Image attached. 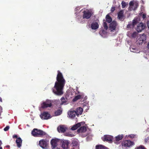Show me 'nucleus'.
Wrapping results in <instances>:
<instances>
[{
  "instance_id": "f257e3e1",
  "label": "nucleus",
  "mask_w": 149,
  "mask_h": 149,
  "mask_svg": "<svg viewBox=\"0 0 149 149\" xmlns=\"http://www.w3.org/2000/svg\"><path fill=\"white\" fill-rule=\"evenodd\" d=\"M57 72L56 81L53 88V92L56 95H61L63 94V89L66 81L62 73L59 70Z\"/></svg>"
},
{
  "instance_id": "f03ea898",
  "label": "nucleus",
  "mask_w": 149,
  "mask_h": 149,
  "mask_svg": "<svg viewBox=\"0 0 149 149\" xmlns=\"http://www.w3.org/2000/svg\"><path fill=\"white\" fill-rule=\"evenodd\" d=\"M31 133L35 137H42L47 135L46 133L42 130L35 128L33 130Z\"/></svg>"
},
{
  "instance_id": "7ed1b4c3",
  "label": "nucleus",
  "mask_w": 149,
  "mask_h": 149,
  "mask_svg": "<svg viewBox=\"0 0 149 149\" xmlns=\"http://www.w3.org/2000/svg\"><path fill=\"white\" fill-rule=\"evenodd\" d=\"M134 145V143L133 141L128 140L124 141L122 143V146L125 147H131Z\"/></svg>"
},
{
  "instance_id": "20e7f679",
  "label": "nucleus",
  "mask_w": 149,
  "mask_h": 149,
  "mask_svg": "<svg viewBox=\"0 0 149 149\" xmlns=\"http://www.w3.org/2000/svg\"><path fill=\"white\" fill-rule=\"evenodd\" d=\"M52 105L51 101L49 100H47L45 102H43L41 104V107L43 109L47 107H50Z\"/></svg>"
},
{
  "instance_id": "39448f33",
  "label": "nucleus",
  "mask_w": 149,
  "mask_h": 149,
  "mask_svg": "<svg viewBox=\"0 0 149 149\" xmlns=\"http://www.w3.org/2000/svg\"><path fill=\"white\" fill-rule=\"evenodd\" d=\"M102 140L104 141H106L111 143L113 141V136L109 135H105L102 137Z\"/></svg>"
},
{
  "instance_id": "423d86ee",
  "label": "nucleus",
  "mask_w": 149,
  "mask_h": 149,
  "mask_svg": "<svg viewBox=\"0 0 149 149\" xmlns=\"http://www.w3.org/2000/svg\"><path fill=\"white\" fill-rule=\"evenodd\" d=\"M83 13L82 17L83 19H88L92 15L91 12L89 10L84 11Z\"/></svg>"
},
{
  "instance_id": "0eeeda50",
  "label": "nucleus",
  "mask_w": 149,
  "mask_h": 149,
  "mask_svg": "<svg viewBox=\"0 0 149 149\" xmlns=\"http://www.w3.org/2000/svg\"><path fill=\"white\" fill-rule=\"evenodd\" d=\"M40 116L41 118L43 120H47L51 118L50 114L47 112H44Z\"/></svg>"
},
{
  "instance_id": "6e6552de",
  "label": "nucleus",
  "mask_w": 149,
  "mask_h": 149,
  "mask_svg": "<svg viewBox=\"0 0 149 149\" xmlns=\"http://www.w3.org/2000/svg\"><path fill=\"white\" fill-rule=\"evenodd\" d=\"M118 18L120 20L123 21L125 19V16L124 15V11L123 10H120L118 14Z\"/></svg>"
},
{
  "instance_id": "1a4fd4ad",
  "label": "nucleus",
  "mask_w": 149,
  "mask_h": 149,
  "mask_svg": "<svg viewBox=\"0 0 149 149\" xmlns=\"http://www.w3.org/2000/svg\"><path fill=\"white\" fill-rule=\"evenodd\" d=\"M58 141V139H52L51 141V144L52 147V149H56L57 148L56 146H57V143Z\"/></svg>"
},
{
  "instance_id": "9d476101",
  "label": "nucleus",
  "mask_w": 149,
  "mask_h": 149,
  "mask_svg": "<svg viewBox=\"0 0 149 149\" xmlns=\"http://www.w3.org/2000/svg\"><path fill=\"white\" fill-rule=\"evenodd\" d=\"M145 28V26L144 24L142 23H140L137 26L136 30L138 32H139L144 29Z\"/></svg>"
},
{
  "instance_id": "9b49d317",
  "label": "nucleus",
  "mask_w": 149,
  "mask_h": 149,
  "mask_svg": "<svg viewBox=\"0 0 149 149\" xmlns=\"http://www.w3.org/2000/svg\"><path fill=\"white\" fill-rule=\"evenodd\" d=\"M117 25V23L116 21H113L109 25V28L110 29L113 31L115 30L116 28V26Z\"/></svg>"
},
{
  "instance_id": "f8f14e48",
  "label": "nucleus",
  "mask_w": 149,
  "mask_h": 149,
  "mask_svg": "<svg viewBox=\"0 0 149 149\" xmlns=\"http://www.w3.org/2000/svg\"><path fill=\"white\" fill-rule=\"evenodd\" d=\"M47 145V142L43 139L40 140L39 142V145L43 148H45Z\"/></svg>"
},
{
  "instance_id": "ddd939ff",
  "label": "nucleus",
  "mask_w": 149,
  "mask_h": 149,
  "mask_svg": "<svg viewBox=\"0 0 149 149\" xmlns=\"http://www.w3.org/2000/svg\"><path fill=\"white\" fill-rule=\"evenodd\" d=\"M77 115V112L74 110L70 111L68 112V115L69 117L72 119L74 118Z\"/></svg>"
},
{
  "instance_id": "4468645a",
  "label": "nucleus",
  "mask_w": 149,
  "mask_h": 149,
  "mask_svg": "<svg viewBox=\"0 0 149 149\" xmlns=\"http://www.w3.org/2000/svg\"><path fill=\"white\" fill-rule=\"evenodd\" d=\"M123 137V134L119 135L115 137L114 139V141L115 143H117L119 141L122 140Z\"/></svg>"
},
{
  "instance_id": "2eb2a0df",
  "label": "nucleus",
  "mask_w": 149,
  "mask_h": 149,
  "mask_svg": "<svg viewBox=\"0 0 149 149\" xmlns=\"http://www.w3.org/2000/svg\"><path fill=\"white\" fill-rule=\"evenodd\" d=\"M87 130L86 127L85 126H83L80 127L77 130V132L79 133H84Z\"/></svg>"
},
{
  "instance_id": "dca6fc26",
  "label": "nucleus",
  "mask_w": 149,
  "mask_h": 149,
  "mask_svg": "<svg viewBox=\"0 0 149 149\" xmlns=\"http://www.w3.org/2000/svg\"><path fill=\"white\" fill-rule=\"evenodd\" d=\"M66 128L63 125H60L58 127V130L59 132H64L66 131Z\"/></svg>"
},
{
  "instance_id": "f3484780",
  "label": "nucleus",
  "mask_w": 149,
  "mask_h": 149,
  "mask_svg": "<svg viewBox=\"0 0 149 149\" xmlns=\"http://www.w3.org/2000/svg\"><path fill=\"white\" fill-rule=\"evenodd\" d=\"M16 142L18 147L19 148L22 146V140L20 137H19L16 140Z\"/></svg>"
},
{
  "instance_id": "a211bd4d",
  "label": "nucleus",
  "mask_w": 149,
  "mask_h": 149,
  "mask_svg": "<svg viewBox=\"0 0 149 149\" xmlns=\"http://www.w3.org/2000/svg\"><path fill=\"white\" fill-rule=\"evenodd\" d=\"M91 27L92 29L95 30L99 27V25L96 22H93L91 24Z\"/></svg>"
},
{
  "instance_id": "6ab92c4d",
  "label": "nucleus",
  "mask_w": 149,
  "mask_h": 149,
  "mask_svg": "<svg viewBox=\"0 0 149 149\" xmlns=\"http://www.w3.org/2000/svg\"><path fill=\"white\" fill-rule=\"evenodd\" d=\"M83 111V109L81 107H79L77 109V110L75 111L77 112V115L78 116L79 115H81Z\"/></svg>"
},
{
  "instance_id": "aec40b11",
  "label": "nucleus",
  "mask_w": 149,
  "mask_h": 149,
  "mask_svg": "<svg viewBox=\"0 0 149 149\" xmlns=\"http://www.w3.org/2000/svg\"><path fill=\"white\" fill-rule=\"evenodd\" d=\"M62 110L61 108L58 109L54 112V115L56 116H58L60 115L62 113Z\"/></svg>"
},
{
  "instance_id": "412c9836",
  "label": "nucleus",
  "mask_w": 149,
  "mask_h": 149,
  "mask_svg": "<svg viewBox=\"0 0 149 149\" xmlns=\"http://www.w3.org/2000/svg\"><path fill=\"white\" fill-rule=\"evenodd\" d=\"M81 125L80 123H78L72 127L71 129L72 130H74L77 129L79 127H80Z\"/></svg>"
},
{
  "instance_id": "4be33fe9",
  "label": "nucleus",
  "mask_w": 149,
  "mask_h": 149,
  "mask_svg": "<svg viewBox=\"0 0 149 149\" xmlns=\"http://www.w3.org/2000/svg\"><path fill=\"white\" fill-rule=\"evenodd\" d=\"M105 19L106 21L108 23L111 22L112 21L111 18L109 15H107L106 16Z\"/></svg>"
},
{
  "instance_id": "5701e85b",
  "label": "nucleus",
  "mask_w": 149,
  "mask_h": 149,
  "mask_svg": "<svg viewBox=\"0 0 149 149\" xmlns=\"http://www.w3.org/2000/svg\"><path fill=\"white\" fill-rule=\"evenodd\" d=\"M82 97H82V96L81 95H78L74 97L73 99V102H75L78 100L80 99Z\"/></svg>"
},
{
  "instance_id": "b1692460",
  "label": "nucleus",
  "mask_w": 149,
  "mask_h": 149,
  "mask_svg": "<svg viewBox=\"0 0 149 149\" xmlns=\"http://www.w3.org/2000/svg\"><path fill=\"white\" fill-rule=\"evenodd\" d=\"M105 148L106 147L102 145H97L96 146L95 149H105Z\"/></svg>"
},
{
  "instance_id": "393cba45",
  "label": "nucleus",
  "mask_w": 149,
  "mask_h": 149,
  "mask_svg": "<svg viewBox=\"0 0 149 149\" xmlns=\"http://www.w3.org/2000/svg\"><path fill=\"white\" fill-rule=\"evenodd\" d=\"M106 30H104L103 29H101L99 32V33L102 36L106 33Z\"/></svg>"
},
{
  "instance_id": "a878e982",
  "label": "nucleus",
  "mask_w": 149,
  "mask_h": 149,
  "mask_svg": "<svg viewBox=\"0 0 149 149\" xmlns=\"http://www.w3.org/2000/svg\"><path fill=\"white\" fill-rule=\"evenodd\" d=\"M103 25L104 28V29L106 30H107L108 27L107 25V24L106 22H105V21L104 20L103 21Z\"/></svg>"
},
{
  "instance_id": "bb28decb",
  "label": "nucleus",
  "mask_w": 149,
  "mask_h": 149,
  "mask_svg": "<svg viewBox=\"0 0 149 149\" xmlns=\"http://www.w3.org/2000/svg\"><path fill=\"white\" fill-rule=\"evenodd\" d=\"M61 104H63L64 103H65L66 102V101L65 100V99L63 97H62L61 98Z\"/></svg>"
},
{
  "instance_id": "cd10ccee",
  "label": "nucleus",
  "mask_w": 149,
  "mask_h": 149,
  "mask_svg": "<svg viewBox=\"0 0 149 149\" xmlns=\"http://www.w3.org/2000/svg\"><path fill=\"white\" fill-rule=\"evenodd\" d=\"M128 137L132 139L137 137L136 135L134 134H130L128 136Z\"/></svg>"
},
{
  "instance_id": "c85d7f7f",
  "label": "nucleus",
  "mask_w": 149,
  "mask_h": 149,
  "mask_svg": "<svg viewBox=\"0 0 149 149\" xmlns=\"http://www.w3.org/2000/svg\"><path fill=\"white\" fill-rule=\"evenodd\" d=\"M122 7L123 8H125L126 5L125 2L124 1H123L121 3Z\"/></svg>"
},
{
  "instance_id": "c756f323",
  "label": "nucleus",
  "mask_w": 149,
  "mask_h": 149,
  "mask_svg": "<svg viewBox=\"0 0 149 149\" xmlns=\"http://www.w3.org/2000/svg\"><path fill=\"white\" fill-rule=\"evenodd\" d=\"M135 149H146L143 146L141 145L138 147H136Z\"/></svg>"
},
{
  "instance_id": "7c9ffc66",
  "label": "nucleus",
  "mask_w": 149,
  "mask_h": 149,
  "mask_svg": "<svg viewBox=\"0 0 149 149\" xmlns=\"http://www.w3.org/2000/svg\"><path fill=\"white\" fill-rule=\"evenodd\" d=\"M137 35V33L136 32H134L132 34V36L133 37L135 38Z\"/></svg>"
},
{
  "instance_id": "2f4dec72",
  "label": "nucleus",
  "mask_w": 149,
  "mask_h": 149,
  "mask_svg": "<svg viewBox=\"0 0 149 149\" xmlns=\"http://www.w3.org/2000/svg\"><path fill=\"white\" fill-rule=\"evenodd\" d=\"M10 127L9 126H7L4 129V130L5 131H8Z\"/></svg>"
},
{
  "instance_id": "473e14b6",
  "label": "nucleus",
  "mask_w": 149,
  "mask_h": 149,
  "mask_svg": "<svg viewBox=\"0 0 149 149\" xmlns=\"http://www.w3.org/2000/svg\"><path fill=\"white\" fill-rule=\"evenodd\" d=\"M137 23V22L136 20L135 19H134L133 20V22H132V24L134 26L136 25V23Z\"/></svg>"
},
{
  "instance_id": "72a5a7b5",
  "label": "nucleus",
  "mask_w": 149,
  "mask_h": 149,
  "mask_svg": "<svg viewBox=\"0 0 149 149\" xmlns=\"http://www.w3.org/2000/svg\"><path fill=\"white\" fill-rule=\"evenodd\" d=\"M72 143L74 146H77L78 144V143L76 141H73Z\"/></svg>"
},
{
  "instance_id": "f704fd0d",
  "label": "nucleus",
  "mask_w": 149,
  "mask_h": 149,
  "mask_svg": "<svg viewBox=\"0 0 149 149\" xmlns=\"http://www.w3.org/2000/svg\"><path fill=\"white\" fill-rule=\"evenodd\" d=\"M13 137L14 138H16L17 139V138H18L19 137H18V136L16 134L13 135Z\"/></svg>"
},
{
  "instance_id": "c9c22d12",
  "label": "nucleus",
  "mask_w": 149,
  "mask_h": 149,
  "mask_svg": "<svg viewBox=\"0 0 149 149\" xmlns=\"http://www.w3.org/2000/svg\"><path fill=\"white\" fill-rule=\"evenodd\" d=\"M115 10V8L114 7H112L111 8V11L112 12H113Z\"/></svg>"
},
{
  "instance_id": "e433bc0d",
  "label": "nucleus",
  "mask_w": 149,
  "mask_h": 149,
  "mask_svg": "<svg viewBox=\"0 0 149 149\" xmlns=\"http://www.w3.org/2000/svg\"><path fill=\"white\" fill-rule=\"evenodd\" d=\"M146 17V15L145 14H143L142 15V17L144 19Z\"/></svg>"
},
{
  "instance_id": "4c0bfd02",
  "label": "nucleus",
  "mask_w": 149,
  "mask_h": 149,
  "mask_svg": "<svg viewBox=\"0 0 149 149\" xmlns=\"http://www.w3.org/2000/svg\"><path fill=\"white\" fill-rule=\"evenodd\" d=\"M129 5L130 6H133L134 5V3L133 1H130L129 3Z\"/></svg>"
},
{
  "instance_id": "58836bf2",
  "label": "nucleus",
  "mask_w": 149,
  "mask_h": 149,
  "mask_svg": "<svg viewBox=\"0 0 149 149\" xmlns=\"http://www.w3.org/2000/svg\"><path fill=\"white\" fill-rule=\"evenodd\" d=\"M149 140V138L148 137L145 139V142L146 143H147V142Z\"/></svg>"
},
{
  "instance_id": "ea45409f",
  "label": "nucleus",
  "mask_w": 149,
  "mask_h": 149,
  "mask_svg": "<svg viewBox=\"0 0 149 149\" xmlns=\"http://www.w3.org/2000/svg\"><path fill=\"white\" fill-rule=\"evenodd\" d=\"M135 49L133 48H132L131 49V51L133 52H135Z\"/></svg>"
},
{
  "instance_id": "a19ab883",
  "label": "nucleus",
  "mask_w": 149,
  "mask_h": 149,
  "mask_svg": "<svg viewBox=\"0 0 149 149\" xmlns=\"http://www.w3.org/2000/svg\"><path fill=\"white\" fill-rule=\"evenodd\" d=\"M147 26L148 28L149 29V21H148L147 22Z\"/></svg>"
},
{
  "instance_id": "79ce46f5",
  "label": "nucleus",
  "mask_w": 149,
  "mask_h": 149,
  "mask_svg": "<svg viewBox=\"0 0 149 149\" xmlns=\"http://www.w3.org/2000/svg\"><path fill=\"white\" fill-rule=\"evenodd\" d=\"M0 102H2V98L0 97Z\"/></svg>"
},
{
  "instance_id": "37998d69",
  "label": "nucleus",
  "mask_w": 149,
  "mask_h": 149,
  "mask_svg": "<svg viewBox=\"0 0 149 149\" xmlns=\"http://www.w3.org/2000/svg\"><path fill=\"white\" fill-rule=\"evenodd\" d=\"M135 6L136 8L138 6V4L137 3H136V4H135Z\"/></svg>"
},
{
  "instance_id": "c03bdc74",
  "label": "nucleus",
  "mask_w": 149,
  "mask_h": 149,
  "mask_svg": "<svg viewBox=\"0 0 149 149\" xmlns=\"http://www.w3.org/2000/svg\"><path fill=\"white\" fill-rule=\"evenodd\" d=\"M10 147V146L9 145H7L6 146V147L8 148H9Z\"/></svg>"
},
{
  "instance_id": "a18cd8bd",
  "label": "nucleus",
  "mask_w": 149,
  "mask_h": 149,
  "mask_svg": "<svg viewBox=\"0 0 149 149\" xmlns=\"http://www.w3.org/2000/svg\"><path fill=\"white\" fill-rule=\"evenodd\" d=\"M147 47L149 49V42L148 44Z\"/></svg>"
},
{
  "instance_id": "49530a36",
  "label": "nucleus",
  "mask_w": 149,
  "mask_h": 149,
  "mask_svg": "<svg viewBox=\"0 0 149 149\" xmlns=\"http://www.w3.org/2000/svg\"><path fill=\"white\" fill-rule=\"evenodd\" d=\"M0 149H2V147H0Z\"/></svg>"
}]
</instances>
